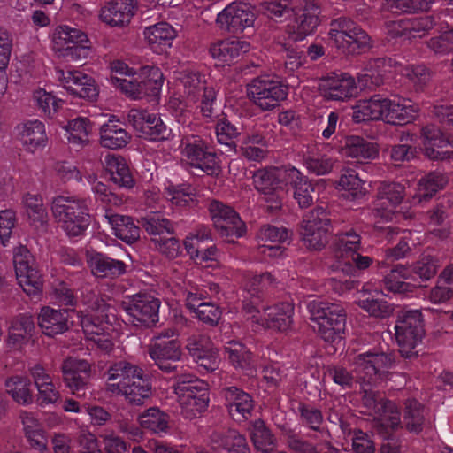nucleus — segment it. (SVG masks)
<instances>
[{"mask_svg":"<svg viewBox=\"0 0 453 453\" xmlns=\"http://www.w3.org/2000/svg\"><path fill=\"white\" fill-rule=\"evenodd\" d=\"M263 12L271 19L282 21L290 17L294 19L283 30L295 38H306L319 25L321 8L316 0H264Z\"/></svg>","mask_w":453,"mask_h":453,"instance_id":"f257e3e1","label":"nucleus"},{"mask_svg":"<svg viewBox=\"0 0 453 453\" xmlns=\"http://www.w3.org/2000/svg\"><path fill=\"white\" fill-rule=\"evenodd\" d=\"M411 101L398 96L385 97L374 95L368 100L358 102L353 108L352 119L356 123L382 119L392 125H404L415 119L418 106L407 104Z\"/></svg>","mask_w":453,"mask_h":453,"instance_id":"f03ea898","label":"nucleus"},{"mask_svg":"<svg viewBox=\"0 0 453 453\" xmlns=\"http://www.w3.org/2000/svg\"><path fill=\"white\" fill-rule=\"evenodd\" d=\"M51 211L58 226L69 239L81 238L86 234L91 223L87 199L58 196L52 199Z\"/></svg>","mask_w":453,"mask_h":453,"instance_id":"7ed1b4c3","label":"nucleus"},{"mask_svg":"<svg viewBox=\"0 0 453 453\" xmlns=\"http://www.w3.org/2000/svg\"><path fill=\"white\" fill-rule=\"evenodd\" d=\"M83 302L88 308L84 311H77L75 324H80L87 338L96 343L100 349L111 350L112 342L109 331L111 325L107 314V304L94 294L89 300L84 299Z\"/></svg>","mask_w":453,"mask_h":453,"instance_id":"20e7f679","label":"nucleus"},{"mask_svg":"<svg viewBox=\"0 0 453 453\" xmlns=\"http://www.w3.org/2000/svg\"><path fill=\"white\" fill-rule=\"evenodd\" d=\"M438 267L439 260L431 255H423L411 267L395 265L383 278L384 288L393 294L412 293L415 285L405 280L417 277L428 280L437 273Z\"/></svg>","mask_w":453,"mask_h":453,"instance_id":"39448f33","label":"nucleus"},{"mask_svg":"<svg viewBox=\"0 0 453 453\" xmlns=\"http://www.w3.org/2000/svg\"><path fill=\"white\" fill-rule=\"evenodd\" d=\"M307 309L322 339L328 342L342 339L347 314L341 303L315 299L308 303Z\"/></svg>","mask_w":453,"mask_h":453,"instance_id":"423d86ee","label":"nucleus"},{"mask_svg":"<svg viewBox=\"0 0 453 453\" xmlns=\"http://www.w3.org/2000/svg\"><path fill=\"white\" fill-rule=\"evenodd\" d=\"M393 331L402 357H417V347L422 342L425 335V320L421 311L409 309L398 311Z\"/></svg>","mask_w":453,"mask_h":453,"instance_id":"0eeeda50","label":"nucleus"},{"mask_svg":"<svg viewBox=\"0 0 453 453\" xmlns=\"http://www.w3.org/2000/svg\"><path fill=\"white\" fill-rule=\"evenodd\" d=\"M173 387L186 418H192L207 410L210 393L205 380L191 373L181 372L176 375Z\"/></svg>","mask_w":453,"mask_h":453,"instance_id":"6e6552de","label":"nucleus"},{"mask_svg":"<svg viewBox=\"0 0 453 453\" xmlns=\"http://www.w3.org/2000/svg\"><path fill=\"white\" fill-rule=\"evenodd\" d=\"M328 35L333 44L346 55L361 54L372 47L370 35L346 16L331 21Z\"/></svg>","mask_w":453,"mask_h":453,"instance_id":"1a4fd4ad","label":"nucleus"},{"mask_svg":"<svg viewBox=\"0 0 453 453\" xmlns=\"http://www.w3.org/2000/svg\"><path fill=\"white\" fill-rule=\"evenodd\" d=\"M180 148L192 168L201 170L209 176H217L220 173V159L209 139L198 134H183Z\"/></svg>","mask_w":453,"mask_h":453,"instance_id":"9d476101","label":"nucleus"},{"mask_svg":"<svg viewBox=\"0 0 453 453\" xmlns=\"http://www.w3.org/2000/svg\"><path fill=\"white\" fill-rule=\"evenodd\" d=\"M54 50L69 61L87 59L93 52L92 42L81 28L58 26L52 35Z\"/></svg>","mask_w":453,"mask_h":453,"instance_id":"9b49d317","label":"nucleus"},{"mask_svg":"<svg viewBox=\"0 0 453 453\" xmlns=\"http://www.w3.org/2000/svg\"><path fill=\"white\" fill-rule=\"evenodd\" d=\"M394 357L382 348L372 349L357 355L354 361V372L358 380L366 385H375L388 380V369Z\"/></svg>","mask_w":453,"mask_h":453,"instance_id":"f8f14e48","label":"nucleus"},{"mask_svg":"<svg viewBox=\"0 0 453 453\" xmlns=\"http://www.w3.org/2000/svg\"><path fill=\"white\" fill-rule=\"evenodd\" d=\"M247 93L262 111H271L287 98L288 88L280 78L265 74L254 78L247 85Z\"/></svg>","mask_w":453,"mask_h":453,"instance_id":"ddd939ff","label":"nucleus"},{"mask_svg":"<svg viewBox=\"0 0 453 453\" xmlns=\"http://www.w3.org/2000/svg\"><path fill=\"white\" fill-rule=\"evenodd\" d=\"M334 231L335 226L330 213L319 206L303 219L302 240L309 249L319 250L328 243L330 234Z\"/></svg>","mask_w":453,"mask_h":453,"instance_id":"4468645a","label":"nucleus"},{"mask_svg":"<svg viewBox=\"0 0 453 453\" xmlns=\"http://www.w3.org/2000/svg\"><path fill=\"white\" fill-rule=\"evenodd\" d=\"M13 264L17 280L23 291L33 298H39L43 287L42 275L27 247L21 245L14 250Z\"/></svg>","mask_w":453,"mask_h":453,"instance_id":"2eb2a0df","label":"nucleus"},{"mask_svg":"<svg viewBox=\"0 0 453 453\" xmlns=\"http://www.w3.org/2000/svg\"><path fill=\"white\" fill-rule=\"evenodd\" d=\"M255 20V8L252 4L234 1L218 13L215 22L221 31L239 35L245 29L252 27Z\"/></svg>","mask_w":453,"mask_h":453,"instance_id":"dca6fc26","label":"nucleus"},{"mask_svg":"<svg viewBox=\"0 0 453 453\" xmlns=\"http://www.w3.org/2000/svg\"><path fill=\"white\" fill-rule=\"evenodd\" d=\"M209 211L219 234L226 237L228 242H234V238L244 235L246 226L234 208L212 200L209 204Z\"/></svg>","mask_w":453,"mask_h":453,"instance_id":"f3484780","label":"nucleus"},{"mask_svg":"<svg viewBox=\"0 0 453 453\" xmlns=\"http://www.w3.org/2000/svg\"><path fill=\"white\" fill-rule=\"evenodd\" d=\"M148 354L163 372L173 373L175 377L181 373L183 367L177 364L182 356L181 344L178 339L154 342L150 345Z\"/></svg>","mask_w":453,"mask_h":453,"instance_id":"a211bd4d","label":"nucleus"},{"mask_svg":"<svg viewBox=\"0 0 453 453\" xmlns=\"http://www.w3.org/2000/svg\"><path fill=\"white\" fill-rule=\"evenodd\" d=\"M127 119L134 128L140 133V135L147 140L163 141L170 136L171 129L156 113L132 109L127 114Z\"/></svg>","mask_w":453,"mask_h":453,"instance_id":"6ab92c4d","label":"nucleus"},{"mask_svg":"<svg viewBox=\"0 0 453 453\" xmlns=\"http://www.w3.org/2000/svg\"><path fill=\"white\" fill-rule=\"evenodd\" d=\"M159 299L149 294H137L122 303L124 311L133 318L132 322L150 326L159 319Z\"/></svg>","mask_w":453,"mask_h":453,"instance_id":"aec40b11","label":"nucleus"},{"mask_svg":"<svg viewBox=\"0 0 453 453\" xmlns=\"http://www.w3.org/2000/svg\"><path fill=\"white\" fill-rule=\"evenodd\" d=\"M439 17L423 15L399 19L388 24V34L392 38L411 40L422 37L436 26Z\"/></svg>","mask_w":453,"mask_h":453,"instance_id":"412c9836","label":"nucleus"},{"mask_svg":"<svg viewBox=\"0 0 453 453\" xmlns=\"http://www.w3.org/2000/svg\"><path fill=\"white\" fill-rule=\"evenodd\" d=\"M224 404L230 418L238 423L248 420L255 409L253 396L237 386H226L221 389Z\"/></svg>","mask_w":453,"mask_h":453,"instance_id":"4be33fe9","label":"nucleus"},{"mask_svg":"<svg viewBox=\"0 0 453 453\" xmlns=\"http://www.w3.org/2000/svg\"><path fill=\"white\" fill-rule=\"evenodd\" d=\"M66 388L77 397H85L91 375L90 364L83 359L68 357L61 365Z\"/></svg>","mask_w":453,"mask_h":453,"instance_id":"5701e85b","label":"nucleus"},{"mask_svg":"<svg viewBox=\"0 0 453 453\" xmlns=\"http://www.w3.org/2000/svg\"><path fill=\"white\" fill-rule=\"evenodd\" d=\"M75 316L77 311L74 309H54L44 306L38 315V325L45 335L53 337L73 326Z\"/></svg>","mask_w":453,"mask_h":453,"instance_id":"b1692460","label":"nucleus"},{"mask_svg":"<svg viewBox=\"0 0 453 453\" xmlns=\"http://www.w3.org/2000/svg\"><path fill=\"white\" fill-rule=\"evenodd\" d=\"M185 348L194 362L206 372H213L219 367V352L207 335L201 334L190 335L187 339Z\"/></svg>","mask_w":453,"mask_h":453,"instance_id":"393cba45","label":"nucleus"},{"mask_svg":"<svg viewBox=\"0 0 453 453\" xmlns=\"http://www.w3.org/2000/svg\"><path fill=\"white\" fill-rule=\"evenodd\" d=\"M186 308H194L207 299H220L221 288L218 283L201 278L186 277L180 288Z\"/></svg>","mask_w":453,"mask_h":453,"instance_id":"a878e982","label":"nucleus"},{"mask_svg":"<svg viewBox=\"0 0 453 453\" xmlns=\"http://www.w3.org/2000/svg\"><path fill=\"white\" fill-rule=\"evenodd\" d=\"M421 138L425 155L432 159L443 161L453 154L450 137L442 133L435 125H426L421 129Z\"/></svg>","mask_w":453,"mask_h":453,"instance_id":"bb28decb","label":"nucleus"},{"mask_svg":"<svg viewBox=\"0 0 453 453\" xmlns=\"http://www.w3.org/2000/svg\"><path fill=\"white\" fill-rule=\"evenodd\" d=\"M319 90L326 101L343 102L357 93L356 81L348 73H332L320 81Z\"/></svg>","mask_w":453,"mask_h":453,"instance_id":"cd10ccee","label":"nucleus"},{"mask_svg":"<svg viewBox=\"0 0 453 453\" xmlns=\"http://www.w3.org/2000/svg\"><path fill=\"white\" fill-rule=\"evenodd\" d=\"M404 197V186L398 182H382L378 188L375 211L386 221L393 219L395 208Z\"/></svg>","mask_w":453,"mask_h":453,"instance_id":"c85d7f7f","label":"nucleus"},{"mask_svg":"<svg viewBox=\"0 0 453 453\" xmlns=\"http://www.w3.org/2000/svg\"><path fill=\"white\" fill-rule=\"evenodd\" d=\"M164 83L163 74L157 67H150L147 75H138L133 81L127 82L128 88L126 95L134 99H141L145 96L157 98Z\"/></svg>","mask_w":453,"mask_h":453,"instance_id":"c756f323","label":"nucleus"},{"mask_svg":"<svg viewBox=\"0 0 453 453\" xmlns=\"http://www.w3.org/2000/svg\"><path fill=\"white\" fill-rule=\"evenodd\" d=\"M141 368L127 361L120 360L110 365L104 377L105 379V389L116 395L122 394L133 377L140 372Z\"/></svg>","mask_w":453,"mask_h":453,"instance_id":"7c9ffc66","label":"nucleus"},{"mask_svg":"<svg viewBox=\"0 0 453 453\" xmlns=\"http://www.w3.org/2000/svg\"><path fill=\"white\" fill-rule=\"evenodd\" d=\"M58 78L63 87L74 96L88 100H95L98 96L95 80L81 71H61Z\"/></svg>","mask_w":453,"mask_h":453,"instance_id":"2f4dec72","label":"nucleus"},{"mask_svg":"<svg viewBox=\"0 0 453 453\" xmlns=\"http://www.w3.org/2000/svg\"><path fill=\"white\" fill-rule=\"evenodd\" d=\"M58 78L63 87L74 96L88 100H95L98 96L95 80L81 71H61Z\"/></svg>","mask_w":453,"mask_h":453,"instance_id":"473e14b6","label":"nucleus"},{"mask_svg":"<svg viewBox=\"0 0 453 453\" xmlns=\"http://www.w3.org/2000/svg\"><path fill=\"white\" fill-rule=\"evenodd\" d=\"M88 265L92 274L98 279L115 280L127 273V264L103 252L88 256Z\"/></svg>","mask_w":453,"mask_h":453,"instance_id":"72a5a7b5","label":"nucleus"},{"mask_svg":"<svg viewBox=\"0 0 453 453\" xmlns=\"http://www.w3.org/2000/svg\"><path fill=\"white\" fill-rule=\"evenodd\" d=\"M35 332V319L29 314H19L12 319L8 328L7 344L19 350L32 339Z\"/></svg>","mask_w":453,"mask_h":453,"instance_id":"f704fd0d","label":"nucleus"},{"mask_svg":"<svg viewBox=\"0 0 453 453\" xmlns=\"http://www.w3.org/2000/svg\"><path fill=\"white\" fill-rule=\"evenodd\" d=\"M137 11V0H114L101 10L100 18L111 27H124L130 23Z\"/></svg>","mask_w":453,"mask_h":453,"instance_id":"c9c22d12","label":"nucleus"},{"mask_svg":"<svg viewBox=\"0 0 453 453\" xmlns=\"http://www.w3.org/2000/svg\"><path fill=\"white\" fill-rule=\"evenodd\" d=\"M224 357L235 370L244 375L256 372L252 352L240 341L232 340L224 346Z\"/></svg>","mask_w":453,"mask_h":453,"instance_id":"e433bc0d","label":"nucleus"},{"mask_svg":"<svg viewBox=\"0 0 453 453\" xmlns=\"http://www.w3.org/2000/svg\"><path fill=\"white\" fill-rule=\"evenodd\" d=\"M288 33H277L273 38V50L285 53V68L293 73L306 63V57L299 51L295 43L305 38H295Z\"/></svg>","mask_w":453,"mask_h":453,"instance_id":"4c0bfd02","label":"nucleus"},{"mask_svg":"<svg viewBox=\"0 0 453 453\" xmlns=\"http://www.w3.org/2000/svg\"><path fill=\"white\" fill-rule=\"evenodd\" d=\"M18 140L26 150L34 152L47 145L48 137L44 124L38 120H27L15 127Z\"/></svg>","mask_w":453,"mask_h":453,"instance_id":"58836bf2","label":"nucleus"},{"mask_svg":"<svg viewBox=\"0 0 453 453\" xmlns=\"http://www.w3.org/2000/svg\"><path fill=\"white\" fill-rule=\"evenodd\" d=\"M124 126L119 119H116L115 116H111L99 130L101 146L110 150H119L126 147L132 136Z\"/></svg>","mask_w":453,"mask_h":453,"instance_id":"ea45409f","label":"nucleus"},{"mask_svg":"<svg viewBox=\"0 0 453 453\" xmlns=\"http://www.w3.org/2000/svg\"><path fill=\"white\" fill-rule=\"evenodd\" d=\"M250 50V43L240 39L219 40L211 44L210 55L222 64L230 65Z\"/></svg>","mask_w":453,"mask_h":453,"instance_id":"a19ab883","label":"nucleus"},{"mask_svg":"<svg viewBox=\"0 0 453 453\" xmlns=\"http://www.w3.org/2000/svg\"><path fill=\"white\" fill-rule=\"evenodd\" d=\"M365 404L369 408H373L376 411L381 412L383 416V425L395 430L401 426L400 412L395 403L390 400L383 398L380 394L365 389Z\"/></svg>","mask_w":453,"mask_h":453,"instance_id":"79ce46f5","label":"nucleus"},{"mask_svg":"<svg viewBox=\"0 0 453 453\" xmlns=\"http://www.w3.org/2000/svg\"><path fill=\"white\" fill-rule=\"evenodd\" d=\"M143 35L150 49L155 53L161 54L172 46L173 41L177 36V31L168 22L161 21L146 27Z\"/></svg>","mask_w":453,"mask_h":453,"instance_id":"37998d69","label":"nucleus"},{"mask_svg":"<svg viewBox=\"0 0 453 453\" xmlns=\"http://www.w3.org/2000/svg\"><path fill=\"white\" fill-rule=\"evenodd\" d=\"M215 124V134L217 142L226 148V152L238 153L237 138L241 135V128L232 123L227 116L221 112L215 115L213 120Z\"/></svg>","mask_w":453,"mask_h":453,"instance_id":"c03bdc74","label":"nucleus"},{"mask_svg":"<svg viewBox=\"0 0 453 453\" xmlns=\"http://www.w3.org/2000/svg\"><path fill=\"white\" fill-rule=\"evenodd\" d=\"M151 394V380L141 369L140 372H137L125 388L120 396H123L130 404L142 405L150 397Z\"/></svg>","mask_w":453,"mask_h":453,"instance_id":"a18cd8bd","label":"nucleus"},{"mask_svg":"<svg viewBox=\"0 0 453 453\" xmlns=\"http://www.w3.org/2000/svg\"><path fill=\"white\" fill-rule=\"evenodd\" d=\"M401 61L396 58L383 57L370 59L365 65L366 82L379 86L387 73H399Z\"/></svg>","mask_w":453,"mask_h":453,"instance_id":"49530a36","label":"nucleus"},{"mask_svg":"<svg viewBox=\"0 0 453 453\" xmlns=\"http://www.w3.org/2000/svg\"><path fill=\"white\" fill-rule=\"evenodd\" d=\"M294 307L289 303H280L265 311L263 326L268 329L286 331L292 323Z\"/></svg>","mask_w":453,"mask_h":453,"instance_id":"de8ad7c7","label":"nucleus"},{"mask_svg":"<svg viewBox=\"0 0 453 453\" xmlns=\"http://www.w3.org/2000/svg\"><path fill=\"white\" fill-rule=\"evenodd\" d=\"M342 150L346 157L356 158L357 161L372 160L379 154L375 143L354 135L346 137Z\"/></svg>","mask_w":453,"mask_h":453,"instance_id":"09e8293b","label":"nucleus"},{"mask_svg":"<svg viewBox=\"0 0 453 453\" xmlns=\"http://www.w3.org/2000/svg\"><path fill=\"white\" fill-rule=\"evenodd\" d=\"M335 240L334 246L341 259L344 260L352 253L361 251V235L351 226H343L334 231Z\"/></svg>","mask_w":453,"mask_h":453,"instance_id":"8fccbe9b","label":"nucleus"},{"mask_svg":"<svg viewBox=\"0 0 453 453\" xmlns=\"http://www.w3.org/2000/svg\"><path fill=\"white\" fill-rule=\"evenodd\" d=\"M22 424L26 438L29 446L35 450L40 452L46 449L47 437L46 432L42 424L33 416L32 413L24 412L21 414Z\"/></svg>","mask_w":453,"mask_h":453,"instance_id":"3c124183","label":"nucleus"},{"mask_svg":"<svg viewBox=\"0 0 453 453\" xmlns=\"http://www.w3.org/2000/svg\"><path fill=\"white\" fill-rule=\"evenodd\" d=\"M106 170L115 184L126 188L134 187V179L124 157L114 155L106 157Z\"/></svg>","mask_w":453,"mask_h":453,"instance_id":"603ef678","label":"nucleus"},{"mask_svg":"<svg viewBox=\"0 0 453 453\" xmlns=\"http://www.w3.org/2000/svg\"><path fill=\"white\" fill-rule=\"evenodd\" d=\"M109 222L115 236L123 242L132 244L140 238V228L134 223L131 217L112 214L109 217Z\"/></svg>","mask_w":453,"mask_h":453,"instance_id":"864d4df0","label":"nucleus"},{"mask_svg":"<svg viewBox=\"0 0 453 453\" xmlns=\"http://www.w3.org/2000/svg\"><path fill=\"white\" fill-rule=\"evenodd\" d=\"M212 443L226 453H250L247 439L235 430L213 434Z\"/></svg>","mask_w":453,"mask_h":453,"instance_id":"5fc2aeb1","label":"nucleus"},{"mask_svg":"<svg viewBox=\"0 0 453 453\" xmlns=\"http://www.w3.org/2000/svg\"><path fill=\"white\" fill-rule=\"evenodd\" d=\"M403 426L405 428L416 434L422 432L426 418L424 406L416 399L409 398L404 402Z\"/></svg>","mask_w":453,"mask_h":453,"instance_id":"6e6d98bb","label":"nucleus"},{"mask_svg":"<svg viewBox=\"0 0 453 453\" xmlns=\"http://www.w3.org/2000/svg\"><path fill=\"white\" fill-rule=\"evenodd\" d=\"M141 223L154 243L157 237L164 238L174 234L173 223L160 213L147 215L142 219Z\"/></svg>","mask_w":453,"mask_h":453,"instance_id":"4d7b16f0","label":"nucleus"},{"mask_svg":"<svg viewBox=\"0 0 453 453\" xmlns=\"http://www.w3.org/2000/svg\"><path fill=\"white\" fill-rule=\"evenodd\" d=\"M219 299H207L197 303L194 308H187L192 316L203 324L217 326L222 317L223 310L218 304Z\"/></svg>","mask_w":453,"mask_h":453,"instance_id":"13d9d810","label":"nucleus"},{"mask_svg":"<svg viewBox=\"0 0 453 453\" xmlns=\"http://www.w3.org/2000/svg\"><path fill=\"white\" fill-rule=\"evenodd\" d=\"M250 435L256 449L262 453H271L276 446L274 435L261 419L251 424Z\"/></svg>","mask_w":453,"mask_h":453,"instance_id":"bf43d9fd","label":"nucleus"},{"mask_svg":"<svg viewBox=\"0 0 453 453\" xmlns=\"http://www.w3.org/2000/svg\"><path fill=\"white\" fill-rule=\"evenodd\" d=\"M33 101L42 117L54 119L61 110L64 101L43 88L35 90Z\"/></svg>","mask_w":453,"mask_h":453,"instance_id":"052dcab7","label":"nucleus"},{"mask_svg":"<svg viewBox=\"0 0 453 453\" xmlns=\"http://www.w3.org/2000/svg\"><path fill=\"white\" fill-rule=\"evenodd\" d=\"M338 187L342 196L347 199L356 200L363 197L366 192L365 181L361 180L355 170H347L342 173Z\"/></svg>","mask_w":453,"mask_h":453,"instance_id":"680f3d73","label":"nucleus"},{"mask_svg":"<svg viewBox=\"0 0 453 453\" xmlns=\"http://www.w3.org/2000/svg\"><path fill=\"white\" fill-rule=\"evenodd\" d=\"M139 422L143 429L154 434L167 433L169 416L157 407H151L139 416Z\"/></svg>","mask_w":453,"mask_h":453,"instance_id":"e2e57ef3","label":"nucleus"},{"mask_svg":"<svg viewBox=\"0 0 453 453\" xmlns=\"http://www.w3.org/2000/svg\"><path fill=\"white\" fill-rule=\"evenodd\" d=\"M448 183V178L441 172H430L418 182L417 196L419 201L430 199Z\"/></svg>","mask_w":453,"mask_h":453,"instance_id":"0e129e2a","label":"nucleus"},{"mask_svg":"<svg viewBox=\"0 0 453 453\" xmlns=\"http://www.w3.org/2000/svg\"><path fill=\"white\" fill-rule=\"evenodd\" d=\"M297 411L299 422L303 427L317 433L325 430L324 416L320 409L310 403H300Z\"/></svg>","mask_w":453,"mask_h":453,"instance_id":"69168bd1","label":"nucleus"},{"mask_svg":"<svg viewBox=\"0 0 453 453\" xmlns=\"http://www.w3.org/2000/svg\"><path fill=\"white\" fill-rule=\"evenodd\" d=\"M374 262L375 260L372 257L365 256L360 251H357L344 260H338L336 267L346 275L356 277L370 268Z\"/></svg>","mask_w":453,"mask_h":453,"instance_id":"338daca9","label":"nucleus"},{"mask_svg":"<svg viewBox=\"0 0 453 453\" xmlns=\"http://www.w3.org/2000/svg\"><path fill=\"white\" fill-rule=\"evenodd\" d=\"M30 385V380L21 376H12L5 381L8 394L15 402L23 405L29 404L33 401Z\"/></svg>","mask_w":453,"mask_h":453,"instance_id":"774afa93","label":"nucleus"}]
</instances>
